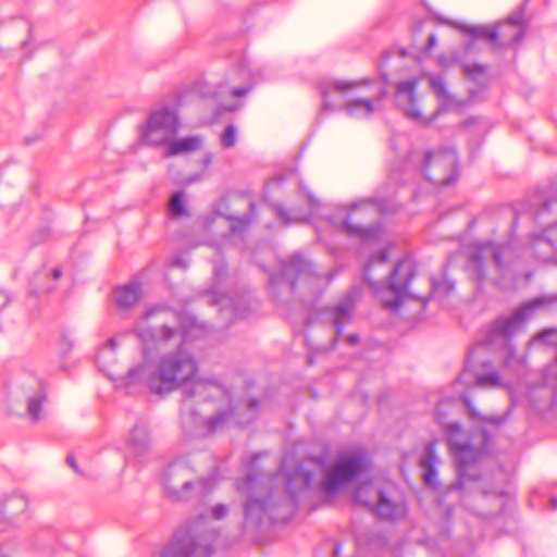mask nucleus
<instances>
[{"label":"nucleus","instance_id":"obj_1","mask_svg":"<svg viewBox=\"0 0 557 557\" xmlns=\"http://www.w3.org/2000/svg\"><path fill=\"white\" fill-rule=\"evenodd\" d=\"M175 315L181 322L183 343L176 350L161 356L153 370L146 363L129 369L127 383L132 385L146 380L150 392L157 395H165L183 387L187 398L199 397L207 400L224 396L226 389L216 379H203L198 375V360L184 346L188 341L199 337L205 330L194 318Z\"/></svg>","mask_w":557,"mask_h":557},{"label":"nucleus","instance_id":"obj_2","mask_svg":"<svg viewBox=\"0 0 557 557\" xmlns=\"http://www.w3.org/2000/svg\"><path fill=\"white\" fill-rule=\"evenodd\" d=\"M435 416L438 422L444 426L449 448L455 459L459 462V478L453 484H449L445 488L441 490V483L437 479L436 471V466L440 463V458L435 453V442H430L426 444L424 454L420 458L419 466L423 470L422 478L424 484L429 488L438 492V505L444 506L446 498L450 495H456V499L460 498L462 488L461 478L465 470L463 468L469 463L475 462L481 457L483 448H476L469 441H462L461 424L459 422L447 423L445 421L446 414L443 412L441 405L436 407Z\"/></svg>","mask_w":557,"mask_h":557},{"label":"nucleus","instance_id":"obj_3","mask_svg":"<svg viewBox=\"0 0 557 557\" xmlns=\"http://www.w3.org/2000/svg\"><path fill=\"white\" fill-rule=\"evenodd\" d=\"M260 457L261 454L251 457L246 476L237 482V490L247 496L244 504V527L250 530L259 529L265 520L273 521L272 493L255 471Z\"/></svg>","mask_w":557,"mask_h":557},{"label":"nucleus","instance_id":"obj_4","mask_svg":"<svg viewBox=\"0 0 557 557\" xmlns=\"http://www.w3.org/2000/svg\"><path fill=\"white\" fill-rule=\"evenodd\" d=\"M405 168L421 173L436 185H449L459 177V159L453 148L414 149L408 154Z\"/></svg>","mask_w":557,"mask_h":557},{"label":"nucleus","instance_id":"obj_5","mask_svg":"<svg viewBox=\"0 0 557 557\" xmlns=\"http://www.w3.org/2000/svg\"><path fill=\"white\" fill-rule=\"evenodd\" d=\"M195 471L186 460L172 462L165 472L164 488L166 495L177 502L189 500L209 494L214 485L213 476L194 480Z\"/></svg>","mask_w":557,"mask_h":557},{"label":"nucleus","instance_id":"obj_6","mask_svg":"<svg viewBox=\"0 0 557 557\" xmlns=\"http://www.w3.org/2000/svg\"><path fill=\"white\" fill-rule=\"evenodd\" d=\"M513 258L515 253L510 244L478 243L470 249L467 271L480 287L487 277V262H492L498 274L505 276L510 271Z\"/></svg>","mask_w":557,"mask_h":557},{"label":"nucleus","instance_id":"obj_7","mask_svg":"<svg viewBox=\"0 0 557 557\" xmlns=\"http://www.w3.org/2000/svg\"><path fill=\"white\" fill-rule=\"evenodd\" d=\"M374 260H377L380 263H386L389 260L388 250L383 249L375 258L368 261L363 270L364 281L374 293H380L384 288L389 289L394 295V299L383 300V306L388 309H397L401 305L403 299L409 294L408 287L416 275V270L409 260L404 259L395 264L387 283L384 281L374 282L370 276V270Z\"/></svg>","mask_w":557,"mask_h":557},{"label":"nucleus","instance_id":"obj_8","mask_svg":"<svg viewBox=\"0 0 557 557\" xmlns=\"http://www.w3.org/2000/svg\"><path fill=\"white\" fill-rule=\"evenodd\" d=\"M321 277L314 271L313 264L300 253H294L281 263V276L271 277L270 286L274 292L276 287L285 286L288 292L296 294L298 290L315 295L319 290Z\"/></svg>","mask_w":557,"mask_h":557},{"label":"nucleus","instance_id":"obj_9","mask_svg":"<svg viewBox=\"0 0 557 557\" xmlns=\"http://www.w3.org/2000/svg\"><path fill=\"white\" fill-rule=\"evenodd\" d=\"M259 406L260 404L257 399H250L246 404V409L249 411L246 418H242L239 413L236 412L237 407L235 408L233 406H230L226 410L218 411L213 417L203 418L185 400L182 408L183 428L186 432H191L193 429H195L199 433L207 435L221 430L231 420L237 424H246L257 417Z\"/></svg>","mask_w":557,"mask_h":557},{"label":"nucleus","instance_id":"obj_10","mask_svg":"<svg viewBox=\"0 0 557 557\" xmlns=\"http://www.w3.org/2000/svg\"><path fill=\"white\" fill-rule=\"evenodd\" d=\"M417 85H418V82L416 79H407V81L399 82L396 86L397 103L409 119L425 125V124H429L431 121H433L438 115V113L441 111H448L454 107L455 100L448 94L444 78L432 77L430 79L431 88H432L433 92L436 96L443 98L444 101L433 112L431 117H429V119L424 117L422 115V113L420 112V110L418 109V104H417V96H416Z\"/></svg>","mask_w":557,"mask_h":557},{"label":"nucleus","instance_id":"obj_11","mask_svg":"<svg viewBox=\"0 0 557 557\" xmlns=\"http://www.w3.org/2000/svg\"><path fill=\"white\" fill-rule=\"evenodd\" d=\"M211 534L199 530L198 522L178 528L165 545L162 557H211L213 554Z\"/></svg>","mask_w":557,"mask_h":557},{"label":"nucleus","instance_id":"obj_12","mask_svg":"<svg viewBox=\"0 0 557 557\" xmlns=\"http://www.w3.org/2000/svg\"><path fill=\"white\" fill-rule=\"evenodd\" d=\"M383 202L375 198H369L352 203L348 215L343 222V228L349 236L359 237L367 242L377 237L379 225L364 226L363 222L371 221L381 214Z\"/></svg>","mask_w":557,"mask_h":557},{"label":"nucleus","instance_id":"obj_13","mask_svg":"<svg viewBox=\"0 0 557 557\" xmlns=\"http://www.w3.org/2000/svg\"><path fill=\"white\" fill-rule=\"evenodd\" d=\"M178 128L177 111L162 107L150 112L140 137L146 145L164 146L176 136Z\"/></svg>","mask_w":557,"mask_h":557},{"label":"nucleus","instance_id":"obj_14","mask_svg":"<svg viewBox=\"0 0 557 557\" xmlns=\"http://www.w3.org/2000/svg\"><path fill=\"white\" fill-rule=\"evenodd\" d=\"M557 210V199L545 201L535 213L534 220L544 228L541 234L534 236L533 249L543 261L557 260V222L552 223L546 216Z\"/></svg>","mask_w":557,"mask_h":557},{"label":"nucleus","instance_id":"obj_15","mask_svg":"<svg viewBox=\"0 0 557 557\" xmlns=\"http://www.w3.org/2000/svg\"><path fill=\"white\" fill-rule=\"evenodd\" d=\"M366 460L362 456H341L321 482V488L327 494H335L341 486L363 472Z\"/></svg>","mask_w":557,"mask_h":557},{"label":"nucleus","instance_id":"obj_16","mask_svg":"<svg viewBox=\"0 0 557 557\" xmlns=\"http://www.w3.org/2000/svg\"><path fill=\"white\" fill-rule=\"evenodd\" d=\"M545 302H547L546 298L539 297L516 310L510 317L496 319L488 326L487 342L492 343L497 337L510 339L523 327L525 320L532 315L533 311Z\"/></svg>","mask_w":557,"mask_h":557},{"label":"nucleus","instance_id":"obj_17","mask_svg":"<svg viewBox=\"0 0 557 557\" xmlns=\"http://www.w3.org/2000/svg\"><path fill=\"white\" fill-rule=\"evenodd\" d=\"M354 309L355 297L354 293L349 292L341 302L321 309L317 318L312 315L308 317L306 323H313V321L318 319L325 322L330 321L334 325L337 336H341L344 326L351 322Z\"/></svg>","mask_w":557,"mask_h":557},{"label":"nucleus","instance_id":"obj_18","mask_svg":"<svg viewBox=\"0 0 557 557\" xmlns=\"http://www.w3.org/2000/svg\"><path fill=\"white\" fill-rule=\"evenodd\" d=\"M157 313H165V314L170 313V314H173L175 318H177L175 315V314H177V312H172L165 307L157 306V307H151V308L147 309L144 312V319L148 320L151 317L156 315ZM178 315H181V313H178ZM182 317H184V315L182 314ZM176 320H178V319H176ZM177 322L181 324L180 321H177ZM136 334L140 338V341L143 342L144 345L156 346L157 344H159L161 342L166 343V342L171 341L172 338L176 337L177 335L181 336V329L177 330L176 327L163 324L161 330L158 332L153 329L147 327V329H137Z\"/></svg>","mask_w":557,"mask_h":557},{"label":"nucleus","instance_id":"obj_19","mask_svg":"<svg viewBox=\"0 0 557 557\" xmlns=\"http://www.w3.org/2000/svg\"><path fill=\"white\" fill-rule=\"evenodd\" d=\"M473 354L471 352L467 360L465 370L461 374V380L478 387H498L502 385L500 375L497 371H490L492 368L491 361H482L480 368L474 364Z\"/></svg>","mask_w":557,"mask_h":557},{"label":"nucleus","instance_id":"obj_20","mask_svg":"<svg viewBox=\"0 0 557 557\" xmlns=\"http://www.w3.org/2000/svg\"><path fill=\"white\" fill-rule=\"evenodd\" d=\"M460 29L472 38L488 40L494 48L508 47V40H504L505 34L498 30L495 25H462Z\"/></svg>","mask_w":557,"mask_h":557},{"label":"nucleus","instance_id":"obj_21","mask_svg":"<svg viewBox=\"0 0 557 557\" xmlns=\"http://www.w3.org/2000/svg\"><path fill=\"white\" fill-rule=\"evenodd\" d=\"M375 515L385 520H399L406 516V506L403 502L388 498L383 491L379 493V502L374 509Z\"/></svg>","mask_w":557,"mask_h":557},{"label":"nucleus","instance_id":"obj_22","mask_svg":"<svg viewBox=\"0 0 557 557\" xmlns=\"http://www.w3.org/2000/svg\"><path fill=\"white\" fill-rule=\"evenodd\" d=\"M313 478V473L302 467H297L293 472L288 473L286 478V488L293 500H296L300 492L311 486Z\"/></svg>","mask_w":557,"mask_h":557},{"label":"nucleus","instance_id":"obj_23","mask_svg":"<svg viewBox=\"0 0 557 557\" xmlns=\"http://www.w3.org/2000/svg\"><path fill=\"white\" fill-rule=\"evenodd\" d=\"M141 296V287L137 282H131L115 289V301L119 309L127 310L134 307Z\"/></svg>","mask_w":557,"mask_h":557},{"label":"nucleus","instance_id":"obj_24","mask_svg":"<svg viewBox=\"0 0 557 557\" xmlns=\"http://www.w3.org/2000/svg\"><path fill=\"white\" fill-rule=\"evenodd\" d=\"M128 447L136 457H143L150 449L148 430L143 425H136L129 434Z\"/></svg>","mask_w":557,"mask_h":557},{"label":"nucleus","instance_id":"obj_25","mask_svg":"<svg viewBox=\"0 0 557 557\" xmlns=\"http://www.w3.org/2000/svg\"><path fill=\"white\" fill-rule=\"evenodd\" d=\"M352 85V83L345 84L343 82L336 81L331 83L330 85L323 86L321 88V94L323 97L324 107L331 110H334L337 107H342V103H339L338 98L341 97L343 91L351 88Z\"/></svg>","mask_w":557,"mask_h":557},{"label":"nucleus","instance_id":"obj_26","mask_svg":"<svg viewBox=\"0 0 557 557\" xmlns=\"http://www.w3.org/2000/svg\"><path fill=\"white\" fill-rule=\"evenodd\" d=\"M165 146L164 156L173 157L186 152H191L199 148L200 138L197 136L184 137L181 139H171Z\"/></svg>","mask_w":557,"mask_h":557},{"label":"nucleus","instance_id":"obj_27","mask_svg":"<svg viewBox=\"0 0 557 557\" xmlns=\"http://www.w3.org/2000/svg\"><path fill=\"white\" fill-rule=\"evenodd\" d=\"M27 499L20 494L0 496V513L14 517L26 510Z\"/></svg>","mask_w":557,"mask_h":557},{"label":"nucleus","instance_id":"obj_28","mask_svg":"<svg viewBox=\"0 0 557 557\" xmlns=\"http://www.w3.org/2000/svg\"><path fill=\"white\" fill-rule=\"evenodd\" d=\"M247 207L249 208V213H245L243 215H226L225 219L231 222V233L233 235L240 234L246 231L248 226L251 224L252 220L256 215V205L253 201L248 200Z\"/></svg>","mask_w":557,"mask_h":557},{"label":"nucleus","instance_id":"obj_29","mask_svg":"<svg viewBox=\"0 0 557 557\" xmlns=\"http://www.w3.org/2000/svg\"><path fill=\"white\" fill-rule=\"evenodd\" d=\"M523 11L520 10L511 14L507 21L505 22V27L512 30V37H507L505 35L504 40H508V47L517 45L521 41L524 36L523 32Z\"/></svg>","mask_w":557,"mask_h":557},{"label":"nucleus","instance_id":"obj_30","mask_svg":"<svg viewBox=\"0 0 557 557\" xmlns=\"http://www.w3.org/2000/svg\"><path fill=\"white\" fill-rule=\"evenodd\" d=\"M343 107L352 116H370L375 110L374 102L363 98L346 100L343 102Z\"/></svg>","mask_w":557,"mask_h":557},{"label":"nucleus","instance_id":"obj_31","mask_svg":"<svg viewBox=\"0 0 557 557\" xmlns=\"http://www.w3.org/2000/svg\"><path fill=\"white\" fill-rule=\"evenodd\" d=\"M37 385L36 392L27 400V412L33 421H38L40 419L42 404L46 400V392L44 387L38 382Z\"/></svg>","mask_w":557,"mask_h":557},{"label":"nucleus","instance_id":"obj_32","mask_svg":"<svg viewBox=\"0 0 557 557\" xmlns=\"http://www.w3.org/2000/svg\"><path fill=\"white\" fill-rule=\"evenodd\" d=\"M463 404H465V406L468 410V413L472 420H481V421L487 422L494 426H499L504 422V419L499 418V417H483V416H481L476 411L473 404L471 403V400L468 397H463Z\"/></svg>","mask_w":557,"mask_h":557},{"label":"nucleus","instance_id":"obj_33","mask_svg":"<svg viewBox=\"0 0 557 557\" xmlns=\"http://www.w3.org/2000/svg\"><path fill=\"white\" fill-rule=\"evenodd\" d=\"M462 70L469 79L481 83V78H483L487 72V66L479 63L463 64Z\"/></svg>","mask_w":557,"mask_h":557},{"label":"nucleus","instance_id":"obj_34","mask_svg":"<svg viewBox=\"0 0 557 557\" xmlns=\"http://www.w3.org/2000/svg\"><path fill=\"white\" fill-rule=\"evenodd\" d=\"M183 191H176L170 199L169 210L173 216H182L186 214V207L183 200Z\"/></svg>","mask_w":557,"mask_h":557},{"label":"nucleus","instance_id":"obj_35","mask_svg":"<svg viewBox=\"0 0 557 557\" xmlns=\"http://www.w3.org/2000/svg\"><path fill=\"white\" fill-rule=\"evenodd\" d=\"M221 144L224 148H232L236 144V127L228 124L222 135Z\"/></svg>","mask_w":557,"mask_h":557},{"label":"nucleus","instance_id":"obj_36","mask_svg":"<svg viewBox=\"0 0 557 557\" xmlns=\"http://www.w3.org/2000/svg\"><path fill=\"white\" fill-rule=\"evenodd\" d=\"M493 497L496 500V510L502 512L508 503L511 500V496L509 493L499 491L493 494Z\"/></svg>","mask_w":557,"mask_h":557},{"label":"nucleus","instance_id":"obj_37","mask_svg":"<svg viewBox=\"0 0 557 557\" xmlns=\"http://www.w3.org/2000/svg\"><path fill=\"white\" fill-rule=\"evenodd\" d=\"M434 289L437 293L443 292V293L449 294L450 292H453L455 289V282L450 281L448 278H444L443 282L434 284Z\"/></svg>","mask_w":557,"mask_h":557},{"label":"nucleus","instance_id":"obj_38","mask_svg":"<svg viewBox=\"0 0 557 557\" xmlns=\"http://www.w3.org/2000/svg\"><path fill=\"white\" fill-rule=\"evenodd\" d=\"M228 512V508L224 504H218L211 509L212 518L215 520H220L224 518Z\"/></svg>","mask_w":557,"mask_h":557},{"label":"nucleus","instance_id":"obj_39","mask_svg":"<svg viewBox=\"0 0 557 557\" xmlns=\"http://www.w3.org/2000/svg\"><path fill=\"white\" fill-rule=\"evenodd\" d=\"M276 212H277L278 218H281L283 220L285 225H288V224L294 223V222H301L302 221V219L290 218L288 215L287 209H285L283 207H278L276 209Z\"/></svg>","mask_w":557,"mask_h":557},{"label":"nucleus","instance_id":"obj_40","mask_svg":"<svg viewBox=\"0 0 557 557\" xmlns=\"http://www.w3.org/2000/svg\"><path fill=\"white\" fill-rule=\"evenodd\" d=\"M556 334H557V330L556 329H547V330H544L541 333H539L534 337V341H539V342H543V343L549 344L550 343L549 338L553 335H556Z\"/></svg>","mask_w":557,"mask_h":557},{"label":"nucleus","instance_id":"obj_41","mask_svg":"<svg viewBox=\"0 0 557 557\" xmlns=\"http://www.w3.org/2000/svg\"><path fill=\"white\" fill-rule=\"evenodd\" d=\"M251 90V86H243V87H232L230 88L228 92L235 97V98H242L245 97L247 94H249Z\"/></svg>","mask_w":557,"mask_h":557},{"label":"nucleus","instance_id":"obj_42","mask_svg":"<svg viewBox=\"0 0 557 557\" xmlns=\"http://www.w3.org/2000/svg\"><path fill=\"white\" fill-rule=\"evenodd\" d=\"M169 264L171 267L186 269L187 265H188V262H187V260L183 256L176 255V256L171 258Z\"/></svg>","mask_w":557,"mask_h":557},{"label":"nucleus","instance_id":"obj_43","mask_svg":"<svg viewBox=\"0 0 557 557\" xmlns=\"http://www.w3.org/2000/svg\"><path fill=\"white\" fill-rule=\"evenodd\" d=\"M66 463L76 472L79 473L78 466L76 463L75 458L72 455L66 457Z\"/></svg>","mask_w":557,"mask_h":557},{"label":"nucleus","instance_id":"obj_44","mask_svg":"<svg viewBox=\"0 0 557 557\" xmlns=\"http://www.w3.org/2000/svg\"><path fill=\"white\" fill-rule=\"evenodd\" d=\"M437 44V39H436V35L435 34H431L428 38V44H426V50H431L433 49Z\"/></svg>","mask_w":557,"mask_h":557},{"label":"nucleus","instance_id":"obj_45","mask_svg":"<svg viewBox=\"0 0 557 557\" xmlns=\"http://www.w3.org/2000/svg\"><path fill=\"white\" fill-rule=\"evenodd\" d=\"M495 27H496L498 30H500V32H503L504 34H506V36H507V37H509V38H510V37H512V35H513V32H512V30H510V29H508V28H506V27H505V23L496 24V25H495Z\"/></svg>","mask_w":557,"mask_h":557},{"label":"nucleus","instance_id":"obj_46","mask_svg":"<svg viewBox=\"0 0 557 557\" xmlns=\"http://www.w3.org/2000/svg\"><path fill=\"white\" fill-rule=\"evenodd\" d=\"M361 496H362V490H359V491L357 492V495H356V500H357L358 503H360V504H363L366 507H368V508L372 509V508H373V507H372V505H371V504H369V503H367V502H364V500H362V499H361Z\"/></svg>","mask_w":557,"mask_h":557},{"label":"nucleus","instance_id":"obj_47","mask_svg":"<svg viewBox=\"0 0 557 557\" xmlns=\"http://www.w3.org/2000/svg\"><path fill=\"white\" fill-rule=\"evenodd\" d=\"M225 272V265L222 264V265H215L214 267V274L216 277H221Z\"/></svg>","mask_w":557,"mask_h":557},{"label":"nucleus","instance_id":"obj_48","mask_svg":"<svg viewBox=\"0 0 557 557\" xmlns=\"http://www.w3.org/2000/svg\"><path fill=\"white\" fill-rule=\"evenodd\" d=\"M225 302L230 304V302H231V300H230V299H226V298H225V299H223V300H221V299H219V300H212V304H215V305L223 304V308L221 309V312H222V313L226 312V305H225Z\"/></svg>","mask_w":557,"mask_h":557},{"label":"nucleus","instance_id":"obj_49","mask_svg":"<svg viewBox=\"0 0 557 557\" xmlns=\"http://www.w3.org/2000/svg\"><path fill=\"white\" fill-rule=\"evenodd\" d=\"M349 345H355L359 342V336L357 334H351L346 337Z\"/></svg>","mask_w":557,"mask_h":557},{"label":"nucleus","instance_id":"obj_50","mask_svg":"<svg viewBox=\"0 0 557 557\" xmlns=\"http://www.w3.org/2000/svg\"><path fill=\"white\" fill-rule=\"evenodd\" d=\"M61 276H62V270H61L60 268H54V269L52 270V277H53L54 280H58V278H60Z\"/></svg>","mask_w":557,"mask_h":557},{"label":"nucleus","instance_id":"obj_51","mask_svg":"<svg viewBox=\"0 0 557 557\" xmlns=\"http://www.w3.org/2000/svg\"><path fill=\"white\" fill-rule=\"evenodd\" d=\"M9 302L7 295L0 293V307H4Z\"/></svg>","mask_w":557,"mask_h":557},{"label":"nucleus","instance_id":"obj_52","mask_svg":"<svg viewBox=\"0 0 557 557\" xmlns=\"http://www.w3.org/2000/svg\"><path fill=\"white\" fill-rule=\"evenodd\" d=\"M341 553V544H337L333 547V555L334 557H338Z\"/></svg>","mask_w":557,"mask_h":557},{"label":"nucleus","instance_id":"obj_53","mask_svg":"<svg viewBox=\"0 0 557 557\" xmlns=\"http://www.w3.org/2000/svg\"><path fill=\"white\" fill-rule=\"evenodd\" d=\"M550 506L553 509H557V498L553 497L550 499Z\"/></svg>","mask_w":557,"mask_h":557},{"label":"nucleus","instance_id":"obj_54","mask_svg":"<svg viewBox=\"0 0 557 557\" xmlns=\"http://www.w3.org/2000/svg\"><path fill=\"white\" fill-rule=\"evenodd\" d=\"M451 511H453L451 507L447 506L446 507V515H447V517H449L451 515Z\"/></svg>","mask_w":557,"mask_h":557},{"label":"nucleus","instance_id":"obj_55","mask_svg":"<svg viewBox=\"0 0 557 557\" xmlns=\"http://www.w3.org/2000/svg\"><path fill=\"white\" fill-rule=\"evenodd\" d=\"M221 90L219 91L220 95H224L226 91L222 90V88H224V85H221L220 86Z\"/></svg>","mask_w":557,"mask_h":557},{"label":"nucleus","instance_id":"obj_56","mask_svg":"<svg viewBox=\"0 0 557 557\" xmlns=\"http://www.w3.org/2000/svg\"><path fill=\"white\" fill-rule=\"evenodd\" d=\"M234 311H235V312H234V314H235L236 317L242 318V314H239V312H238L235 308H234Z\"/></svg>","mask_w":557,"mask_h":557},{"label":"nucleus","instance_id":"obj_57","mask_svg":"<svg viewBox=\"0 0 557 557\" xmlns=\"http://www.w3.org/2000/svg\"><path fill=\"white\" fill-rule=\"evenodd\" d=\"M483 435H484V441L487 442L488 441V435L486 432H483Z\"/></svg>","mask_w":557,"mask_h":557},{"label":"nucleus","instance_id":"obj_58","mask_svg":"<svg viewBox=\"0 0 557 557\" xmlns=\"http://www.w3.org/2000/svg\"><path fill=\"white\" fill-rule=\"evenodd\" d=\"M488 495H490V494H488V493H486V492H484V493H483V496H484L485 498H487V497H488Z\"/></svg>","mask_w":557,"mask_h":557},{"label":"nucleus","instance_id":"obj_59","mask_svg":"<svg viewBox=\"0 0 557 557\" xmlns=\"http://www.w3.org/2000/svg\"><path fill=\"white\" fill-rule=\"evenodd\" d=\"M383 57H388V53L387 52H383Z\"/></svg>","mask_w":557,"mask_h":557}]
</instances>
